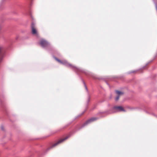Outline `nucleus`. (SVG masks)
Wrapping results in <instances>:
<instances>
[{
	"mask_svg": "<svg viewBox=\"0 0 157 157\" xmlns=\"http://www.w3.org/2000/svg\"><path fill=\"white\" fill-rule=\"evenodd\" d=\"M67 137H65L64 138L61 139L59 140L57 142H56L55 143H54L52 144L50 147H48V149L47 150H50V149L62 143L64 141L66 140V139H67Z\"/></svg>",
	"mask_w": 157,
	"mask_h": 157,
	"instance_id": "obj_1",
	"label": "nucleus"
},
{
	"mask_svg": "<svg viewBox=\"0 0 157 157\" xmlns=\"http://www.w3.org/2000/svg\"><path fill=\"white\" fill-rule=\"evenodd\" d=\"M31 27L32 34L37 36L38 35V32L35 25L33 23H32Z\"/></svg>",
	"mask_w": 157,
	"mask_h": 157,
	"instance_id": "obj_2",
	"label": "nucleus"
},
{
	"mask_svg": "<svg viewBox=\"0 0 157 157\" xmlns=\"http://www.w3.org/2000/svg\"><path fill=\"white\" fill-rule=\"evenodd\" d=\"M97 118L96 117H92L82 125V127L87 125V124L96 120Z\"/></svg>",
	"mask_w": 157,
	"mask_h": 157,
	"instance_id": "obj_3",
	"label": "nucleus"
},
{
	"mask_svg": "<svg viewBox=\"0 0 157 157\" xmlns=\"http://www.w3.org/2000/svg\"><path fill=\"white\" fill-rule=\"evenodd\" d=\"M113 108L116 112L125 111L124 108L121 106H115Z\"/></svg>",
	"mask_w": 157,
	"mask_h": 157,
	"instance_id": "obj_4",
	"label": "nucleus"
},
{
	"mask_svg": "<svg viewBox=\"0 0 157 157\" xmlns=\"http://www.w3.org/2000/svg\"><path fill=\"white\" fill-rule=\"evenodd\" d=\"M40 43L41 46L43 47L48 46L49 44L47 41L44 39L40 40Z\"/></svg>",
	"mask_w": 157,
	"mask_h": 157,
	"instance_id": "obj_5",
	"label": "nucleus"
},
{
	"mask_svg": "<svg viewBox=\"0 0 157 157\" xmlns=\"http://www.w3.org/2000/svg\"><path fill=\"white\" fill-rule=\"evenodd\" d=\"M116 92L117 95V96L115 98V100L116 101H117L119 98L120 96L123 95L124 94V93L118 90L116 91Z\"/></svg>",
	"mask_w": 157,
	"mask_h": 157,
	"instance_id": "obj_6",
	"label": "nucleus"
},
{
	"mask_svg": "<svg viewBox=\"0 0 157 157\" xmlns=\"http://www.w3.org/2000/svg\"><path fill=\"white\" fill-rule=\"evenodd\" d=\"M4 54V51L2 47H0V62L2 59Z\"/></svg>",
	"mask_w": 157,
	"mask_h": 157,
	"instance_id": "obj_7",
	"label": "nucleus"
},
{
	"mask_svg": "<svg viewBox=\"0 0 157 157\" xmlns=\"http://www.w3.org/2000/svg\"><path fill=\"white\" fill-rule=\"evenodd\" d=\"M55 59L58 62L60 63L61 64H65L66 62L65 61H61L58 59L57 58H55Z\"/></svg>",
	"mask_w": 157,
	"mask_h": 157,
	"instance_id": "obj_8",
	"label": "nucleus"
},
{
	"mask_svg": "<svg viewBox=\"0 0 157 157\" xmlns=\"http://www.w3.org/2000/svg\"><path fill=\"white\" fill-rule=\"evenodd\" d=\"M69 66L70 67H72V66H71V65H70V64H69Z\"/></svg>",
	"mask_w": 157,
	"mask_h": 157,
	"instance_id": "obj_9",
	"label": "nucleus"
}]
</instances>
